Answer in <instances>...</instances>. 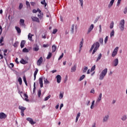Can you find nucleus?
Returning <instances> with one entry per match:
<instances>
[{
	"label": "nucleus",
	"mask_w": 127,
	"mask_h": 127,
	"mask_svg": "<svg viewBox=\"0 0 127 127\" xmlns=\"http://www.w3.org/2000/svg\"><path fill=\"white\" fill-rule=\"evenodd\" d=\"M22 7H23V5L21 3H20L19 5V9H21Z\"/></svg>",
	"instance_id": "nucleus-46"
},
{
	"label": "nucleus",
	"mask_w": 127,
	"mask_h": 127,
	"mask_svg": "<svg viewBox=\"0 0 127 127\" xmlns=\"http://www.w3.org/2000/svg\"><path fill=\"white\" fill-rule=\"evenodd\" d=\"M42 38L45 39L46 38V35H42Z\"/></svg>",
	"instance_id": "nucleus-63"
},
{
	"label": "nucleus",
	"mask_w": 127,
	"mask_h": 127,
	"mask_svg": "<svg viewBox=\"0 0 127 127\" xmlns=\"http://www.w3.org/2000/svg\"><path fill=\"white\" fill-rule=\"evenodd\" d=\"M79 1L81 4V6L83 7V0H79Z\"/></svg>",
	"instance_id": "nucleus-52"
},
{
	"label": "nucleus",
	"mask_w": 127,
	"mask_h": 127,
	"mask_svg": "<svg viewBox=\"0 0 127 127\" xmlns=\"http://www.w3.org/2000/svg\"><path fill=\"white\" fill-rule=\"evenodd\" d=\"M76 71V65H74L71 68V72H75Z\"/></svg>",
	"instance_id": "nucleus-32"
},
{
	"label": "nucleus",
	"mask_w": 127,
	"mask_h": 127,
	"mask_svg": "<svg viewBox=\"0 0 127 127\" xmlns=\"http://www.w3.org/2000/svg\"><path fill=\"white\" fill-rule=\"evenodd\" d=\"M23 52H25L26 53H28V52H29V51H28V49H26V48H25L22 50Z\"/></svg>",
	"instance_id": "nucleus-36"
},
{
	"label": "nucleus",
	"mask_w": 127,
	"mask_h": 127,
	"mask_svg": "<svg viewBox=\"0 0 127 127\" xmlns=\"http://www.w3.org/2000/svg\"><path fill=\"white\" fill-rule=\"evenodd\" d=\"M101 58H102V54L100 53L99 56L97 58V60H96V62H98V61H99Z\"/></svg>",
	"instance_id": "nucleus-29"
},
{
	"label": "nucleus",
	"mask_w": 127,
	"mask_h": 127,
	"mask_svg": "<svg viewBox=\"0 0 127 127\" xmlns=\"http://www.w3.org/2000/svg\"><path fill=\"white\" fill-rule=\"evenodd\" d=\"M114 21H112L110 26L111 29H113L114 27Z\"/></svg>",
	"instance_id": "nucleus-39"
},
{
	"label": "nucleus",
	"mask_w": 127,
	"mask_h": 127,
	"mask_svg": "<svg viewBox=\"0 0 127 127\" xmlns=\"http://www.w3.org/2000/svg\"><path fill=\"white\" fill-rule=\"evenodd\" d=\"M107 73H108V68H105L99 75V80H104V78L107 75Z\"/></svg>",
	"instance_id": "nucleus-2"
},
{
	"label": "nucleus",
	"mask_w": 127,
	"mask_h": 127,
	"mask_svg": "<svg viewBox=\"0 0 127 127\" xmlns=\"http://www.w3.org/2000/svg\"><path fill=\"white\" fill-rule=\"evenodd\" d=\"M37 73H38V69L36 68L34 73V80L35 81L36 80V75H37Z\"/></svg>",
	"instance_id": "nucleus-13"
},
{
	"label": "nucleus",
	"mask_w": 127,
	"mask_h": 127,
	"mask_svg": "<svg viewBox=\"0 0 127 127\" xmlns=\"http://www.w3.org/2000/svg\"><path fill=\"white\" fill-rule=\"evenodd\" d=\"M26 43V42L24 40H22L21 42V44H20L21 48H23V47H24V45H25Z\"/></svg>",
	"instance_id": "nucleus-14"
},
{
	"label": "nucleus",
	"mask_w": 127,
	"mask_h": 127,
	"mask_svg": "<svg viewBox=\"0 0 127 127\" xmlns=\"http://www.w3.org/2000/svg\"><path fill=\"white\" fill-rule=\"evenodd\" d=\"M127 119V115H124L122 117L121 120L123 121H126Z\"/></svg>",
	"instance_id": "nucleus-28"
},
{
	"label": "nucleus",
	"mask_w": 127,
	"mask_h": 127,
	"mask_svg": "<svg viewBox=\"0 0 127 127\" xmlns=\"http://www.w3.org/2000/svg\"><path fill=\"white\" fill-rule=\"evenodd\" d=\"M41 3L42 4H44L45 5V7H46V5H47V3H46V2H45V0H43V1H42L41 2Z\"/></svg>",
	"instance_id": "nucleus-34"
},
{
	"label": "nucleus",
	"mask_w": 127,
	"mask_h": 127,
	"mask_svg": "<svg viewBox=\"0 0 127 127\" xmlns=\"http://www.w3.org/2000/svg\"><path fill=\"white\" fill-rule=\"evenodd\" d=\"M26 120L28 121V122H29L31 125H35V124H36V122H34L33 119L31 118H27Z\"/></svg>",
	"instance_id": "nucleus-6"
},
{
	"label": "nucleus",
	"mask_w": 127,
	"mask_h": 127,
	"mask_svg": "<svg viewBox=\"0 0 127 127\" xmlns=\"http://www.w3.org/2000/svg\"><path fill=\"white\" fill-rule=\"evenodd\" d=\"M96 68V65H93L92 68H91V72H93V71H94L95 69Z\"/></svg>",
	"instance_id": "nucleus-43"
},
{
	"label": "nucleus",
	"mask_w": 127,
	"mask_h": 127,
	"mask_svg": "<svg viewBox=\"0 0 127 127\" xmlns=\"http://www.w3.org/2000/svg\"><path fill=\"white\" fill-rule=\"evenodd\" d=\"M44 84H46V85H47L50 83V82H49V81H48V80H47V79H45L44 80Z\"/></svg>",
	"instance_id": "nucleus-37"
},
{
	"label": "nucleus",
	"mask_w": 127,
	"mask_h": 127,
	"mask_svg": "<svg viewBox=\"0 0 127 127\" xmlns=\"http://www.w3.org/2000/svg\"><path fill=\"white\" fill-rule=\"evenodd\" d=\"M99 48H100V43H99V42H96L94 43L93 44V45L91 46V48L90 50V52H91V51H92L94 49L92 53V55H94V54H95V53L97 52V51L98 50V49H99Z\"/></svg>",
	"instance_id": "nucleus-1"
},
{
	"label": "nucleus",
	"mask_w": 127,
	"mask_h": 127,
	"mask_svg": "<svg viewBox=\"0 0 127 127\" xmlns=\"http://www.w3.org/2000/svg\"><path fill=\"white\" fill-rule=\"evenodd\" d=\"M57 31H58V30H57V29H54L53 31V34H56Z\"/></svg>",
	"instance_id": "nucleus-49"
},
{
	"label": "nucleus",
	"mask_w": 127,
	"mask_h": 127,
	"mask_svg": "<svg viewBox=\"0 0 127 127\" xmlns=\"http://www.w3.org/2000/svg\"><path fill=\"white\" fill-rule=\"evenodd\" d=\"M3 42V37L2 36V37H1V38L0 39V43H1Z\"/></svg>",
	"instance_id": "nucleus-54"
},
{
	"label": "nucleus",
	"mask_w": 127,
	"mask_h": 127,
	"mask_svg": "<svg viewBox=\"0 0 127 127\" xmlns=\"http://www.w3.org/2000/svg\"><path fill=\"white\" fill-rule=\"evenodd\" d=\"M80 116H81V113H78L77 114V115L76 116V118H78L79 119V118H80Z\"/></svg>",
	"instance_id": "nucleus-59"
},
{
	"label": "nucleus",
	"mask_w": 127,
	"mask_h": 127,
	"mask_svg": "<svg viewBox=\"0 0 127 127\" xmlns=\"http://www.w3.org/2000/svg\"><path fill=\"white\" fill-rule=\"evenodd\" d=\"M20 63H21V64H26V63H27L25 60H24V59H21V61H20Z\"/></svg>",
	"instance_id": "nucleus-25"
},
{
	"label": "nucleus",
	"mask_w": 127,
	"mask_h": 127,
	"mask_svg": "<svg viewBox=\"0 0 127 127\" xmlns=\"http://www.w3.org/2000/svg\"><path fill=\"white\" fill-rule=\"evenodd\" d=\"M18 81L19 82V85H22V79H21V77H19Z\"/></svg>",
	"instance_id": "nucleus-33"
},
{
	"label": "nucleus",
	"mask_w": 127,
	"mask_h": 127,
	"mask_svg": "<svg viewBox=\"0 0 127 127\" xmlns=\"http://www.w3.org/2000/svg\"><path fill=\"white\" fill-rule=\"evenodd\" d=\"M62 98H63V94L60 93V99H62Z\"/></svg>",
	"instance_id": "nucleus-61"
},
{
	"label": "nucleus",
	"mask_w": 127,
	"mask_h": 127,
	"mask_svg": "<svg viewBox=\"0 0 127 127\" xmlns=\"http://www.w3.org/2000/svg\"><path fill=\"white\" fill-rule=\"evenodd\" d=\"M40 96H41V89H39L38 92V96L39 98H40Z\"/></svg>",
	"instance_id": "nucleus-40"
},
{
	"label": "nucleus",
	"mask_w": 127,
	"mask_h": 127,
	"mask_svg": "<svg viewBox=\"0 0 127 127\" xmlns=\"http://www.w3.org/2000/svg\"><path fill=\"white\" fill-rule=\"evenodd\" d=\"M121 1H122V0H118L117 5V6H119L120 4H121Z\"/></svg>",
	"instance_id": "nucleus-55"
},
{
	"label": "nucleus",
	"mask_w": 127,
	"mask_h": 127,
	"mask_svg": "<svg viewBox=\"0 0 127 127\" xmlns=\"http://www.w3.org/2000/svg\"><path fill=\"white\" fill-rule=\"evenodd\" d=\"M34 4H35V3L34 2H31V5L32 6H34Z\"/></svg>",
	"instance_id": "nucleus-64"
},
{
	"label": "nucleus",
	"mask_w": 127,
	"mask_h": 127,
	"mask_svg": "<svg viewBox=\"0 0 127 127\" xmlns=\"http://www.w3.org/2000/svg\"><path fill=\"white\" fill-rule=\"evenodd\" d=\"M15 63L16 64H19V62H18V59L16 58L15 60Z\"/></svg>",
	"instance_id": "nucleus-56"
},
{
	"label": "nucleus",
	"mask_w": 127,
	"mask_h": 127,
	"mask_svg": "<svg viewBox=\"0 0 127 127\" xmlns=\"http://www.w3.org/2000/svg\"><path fill=\"white\" fill-rule=\"evenodd\" d=\"M119 50V47H117L113 51L112 56L113 57H115L118 54V51Z\"/></svg>",
	"instance_id": "nucleus-4"
},
{
	"label": "nucleus",
	"mask_w": 127,
	"mask_h": 127,
	"mask_svg": "<svg viewBox=\"0 0 127 127\" xmlns=\"http://www.w3.org/2000/svg\"><path fill=\"white\" fill-rule=\"evenodd\" d=\"M63 56H64V53H62V55L60 56V57L58 59V60H61L62 58H63Z\"/></svg>",
	"instance_id": "nucleus-45"
},
{
	"label": "nucleus",
	"mask_w": 127,
	"mask_h": 127,
	"mask_svg": "<svg viewBox=\"0 0 127 127\" xmlns=\"http://www.w3.org/2000/svg\"><path fill=\"white\" fill-rule=\"evenodd\" d=\"M33 50L34 51H38V50H39V48L38 47V46H36V47L33 48Z\"/></svg>",
	"instance_id": "nucleus-35"
},
{
	"label": "nucleus",
	"mask_w": 127,
	"mask_h": 127,
	"mask_svg": "<svg viewBox=\"0 0 127 127\" xmlns=\"http://www.w3.org/2000/svg\"><path fill=\"white\" fill-rule=\"evenodd\" d=\"M42 62H43V58L42 57H41L37 62L38 66H40L42 64Z\"/></svg>",
	"instance_id": "nucleus-7"
},
{
	"label": "nucleus",
	"mask_w": 127,
	"mask_h": 127,
	"mask_svg": "<svg viewBox=\"0 0 127 127\" xmlns=\"http://www.w3.org/2000/svg\"><path fill=\"white\" fill-rule=\"evenodd\" d=\"M85 78V75H82L79 78V81H82Z\"/></svg>",
	"instance_id": "nucleus-50"
},
{
	"label": "nucleus",
	"mask_w": 127,
	"mask_h": 127,
	"mask_svg": "<svg viewBox=\"0 0 127 127\" xmlns=\"http://www.w3.org/2000/svg\"><path fill=\"white\" fill-rule=\"evenodd\" d=\"M15 28L18 33H21V30H20V28L16 26V27H15Z\"/></svg>",
	"instance_id": "nucleus-24"
},
{
	"label": "nucleus",
	"mask_w": 127,
	"mask_h": 127,
	"mask_svg": "<svg viewBox=\"0 0 127 127\" xmlns=\"http://www.w3.org/2000/svg\"><path fill=\"white\" fill-rule=\"evenodd\" d=\"M101 100H102V93L100 94L98 99L97 100V102H100Z\"/></svg>",
	"instance_id": "nucleus-31"
},
{
	"label": "nucleus",
	"mask_w": 127,
	"mask_h": 127,
	"mask_svg": "<svg viewBox=\"0 0 127 127\" xmlns=\"http://www.w3.org/2000/svg\"><path fill=\"white\" fill-rule=\"evenodd\" d=\"M23 79L26 86H27V81H26V77H25V75L23 76Z\"/></svg>",
	"instance_id": "nucleus-26"
},
{
	"label": "nucleus",
	"mask_w": 127,
	"mask_h": 127,
	"mask_svg": "<svg viewBox=\"0 0 127 127\" xmlns=\"http://www.w3.org/2000/svg\"><path fill=\"white\" fill-rule=\"evenodd\" d=\"M18 44V42H15V43L13 44V46L14 47H17Z\"/></svg>",
	"instance_id": "nucleus-53"
},
{
	"label": "nucleus",
	"mask_w": 127,
	"mask_h": 127,
	"mask_svg": "<svg viewBox=\"0 0 127 127\" xmlns=\"http://www.w3.org/2000/svg\"><path fill=\"white\" fill-rule=\"evenodd\" d=\"M48 46H49V45H48V44H47V45L44 44L43 45V47H45V48L48 47Z\"/></svg>",
	"instance_id": "nucleus-62"
},
{
	"label": "nucleus",
	"mask_w": 127,
	"mask_h": 127,
	"mask_svg": "<svg viewBox=\"0 0 127 127\" xmlns=\"http://www.w3.org/2000/svg\"><path fill=\"white\" fill-rule=\"evenodd\" d=\"M88 70V67L85 66L83 70V73H86L87 72V70Z\"/></svg>",
	"instance_id": "nucleus-47"
},
{
	"label": "nucleus",
	"mask_w": 127,
	"mask_h": 127,
	"mask_svg": "<svg viewBox=\"0 0 127 127\" xmlns=\"http://www.w3.org/2000/svg\"><path fill=\"white\" fill-rule=\"evenodd\" d=\"M127 7H126L124 10V14H127Z\"/></svg>",
	"instance_id": "nucleus-51"
},
{
	"label": "nucleus",
	"mask_w": 127,
	"mask_h": 127,
	"mask_svg": "<svg viewBox=\"0 0 127 127\" xmlns=\"http://www.w3.org/2000/svg\"><path fill=\"white\" fill-rule=\"evenodd\" d=\"M21 115L22 117H24V111H21Z\"/></svg>",
	"instance_id": "nucleus-57"
},
{
	"label": "nucleus",
	"mask_w": 127,
	"mask_h": 127,
	"mask_svg": "<svg viewBox=\"0 0 127 127\" xmlns=\"http://www.w3.org/2000/svg\"><path fill=\"white\" fill-rule=\"evenodd\" d=\"M26 4L27 7H29L30 8V3L28 1H26Z\"/></svg>",
	"instance_id": "nucleus-42"
},
{
	"label": "nucleus",
	"mask_w": 127,
	"mask_h": 127,
	"mask_svg": "<svg viewBox=\"0 0 127 127\" xmlns=\"http://www.w3.org/2000/svg\"><path fill=\"white\" fill-rule=\"evenodd\" d=\"M113 64L115 67H117V66H118V65H119V59H115L113 62Z\"/></svg>",
	"instance_id": "nucleus-8"
},
{
	"label": "nucleus",
	"mask_w": 127,
	"mask_h": 127,
	"mask_svg": "<svg viewBox=\"0 0 127 127\" xmlns=\"http://www.w3.org/2000/svg\"><path fill=\"white\" fill-rule=\"evenodd\" d=\"M115 36V31L114 30H112V32L110 33V36L111 37H112V36Z\"/></svg>",
	"instance_id": "nucleus-38"
},
{
	"label": "nucleus",
	"mask_w": 127,
	"mask_h": 127,
	"mask_svg": "<svg viewBox=\"0 0 127 127\" xmlns=\"http://www.w3.org/2000/svg\"><path fill=\"white\" fill-rule=\"evenodd\" d=\"M109 115H106L103 119V122L105 123V122H108V120H109Z\"/></svg>",
	"instance_id": "nucleus-15"
},
{
	"label": "nucleus",
	"mask_w": 127,
	"mask_h": 127,
	"mask_svg": "<svg viewBox=\"0 0 127 127\" xmlns=\"http://www.w3.org/2000/svg\"><path fill=\"white\" fill-rule=\"evenodd\" d=\"M38 17H39L40 19H42L43 18V13H41L40 14H38Z\"/></svg>",
	"instance_id": "nucleus-30"
},
{
	"label": "nucleus",
	"mask_w": 127,
	"mask_h": 127,
	"mask_svg": "<svg viewBox=\"0 0 127 127\" xmlns=\"http://www.w3.org/2000/svg\"><path fill=\"white\" fill-rule=\"evenodd\" d=\"M119 28L121 31H124V29H125V19H122L120 21Z\"/></svg>",
	"instance_id": "nucleus-3"
},
{
	"label": "nucleus",
	"mask_w": 127,
	"mask_h": 127,
	"mask_svg": "<svg viewBox=\"0 0 127 127\" xmlns=\"http://www.w3.org/2000/svg\"><path fill=\"white\" fill-rule=\"evenodd\" d=\"M31 19L33 21H36V22H38V23L40 22V21H39V18H38L37 17L32 16Z\"/></svg>",
	"instance_id": "nucleus-9"
},
{
	"label": "nucleus",
	"mask_w": 127,
	"mask_h": 127,
	"mask_svg": "<svg viewBox=\"0 0 127 127\" xmlns=\"http://www.w3.org/2000/svg\"><path fill=\"white\" fill-rule=\"evenodd\" d=\"M39 83H40L41 88H43V79L42 77H41L39 78Z\"/></svg>",
	"instance_id": "nucleus-11"
},
{
	"label": "nucleus",
	"mask_w": 127,
	"mask_h": 127,
	"mask_svg": "<svg viewBox=\"0 0 127 127\" xmlns=\"http://www.w3.org/2000/svg\"><path fill=\"white\" fill-rule=\"evenodd\" d=\"M94 28V24H91L89 28L88 29V30L87 31V34H89V33L93 30V29Z\"/></svg>",
	"instance_id": "nucleus-12"
},
{
	"label": "nucleus",
	"mask_w": 127,
	"mask_h": 127,
	"mask_svg": "<svg viewBox=\"0 0 127 127\" xmlns=\"http://www.w3.org/2000/svg\"><path fill=\"white\" fill-rule=\"evenodd\" d=\"M33 35L31 34V33H29L28 35V39L30 40V41H32V37Z\"/></svg>",
	"instance_id": "nucleus-17"
},
{
	"label": "nucleus",
	"mask_w": 127,
	"mask_h": 127,
	"mask_svg": "<svg viewBox=\"0 0 127 127\" xmlns=\"http://www.w3.org/2000/svg\"><path fill=\"white\" fill-rule=\"evenodd\" d=\"M109 38V37L108 36H106L105 39V40H104V42L105 43V44H106V43L108 42V39Z\"/></svg>",
	"instance_id": "nucleus-48"
},
{
	"label": "nucleus",
	"mask_w": 127,
	"mask_h": 127,
	"mask_svg": "<svg viewBox=\"0 0 127 127\" xmlns=\"http://www.w3.org/2000/svg\"><path fill=\"white\" fill-rule=\"evenodd\" d=\"M7 116L3 112L0 113V120H5L6 119Z\"/></svg>",
	"instance_id": "nucleus-5"
},
{
	"label": "nucleus",
	"mask_w": 127,
	"mask_h": 127,
	"mask_svg": "<svg viewBox=\"0 0 127 127\" xmlns=\"http://www.w3.org/2000/svg\"><path fill=\"white\" fill-rule=\"evenodd\" d=\"M51 97V95L48 96L47 97L45 98L44 101H48V100H49V99H50Z\"/></svg>",
	"instance_id": "nucleus-41"
},
{
	"label": "nucleus",
	"mask_w": 127,
	"mask_h": 127,
	"mask_svg": "<svg viewBox=\"0 0 127 127\" xmlns=\"http://www.w3.org/2000/svg\"><path fill=\"white\" fill-rule=\"evenodd\" d=\"M99 42H100V44L103 45V44H104V40L103 39V38H99Z\"/></svg>",
	"instance_id": "nucleus-27"
},
{
	"label": "nucleus",
	"mask_w": 127,
	"mask_h": 127,
	"mask_svg": "<svg viewBox=\"0 0 127 127\" xmlns=\"http://www.w3.org/2000/svg\"><path fill=\"white\" fill-rule=\"evenodd\" d=\"M33 13H36L37 12V10L35 9H33L32 10Z\"/></svg>",
	"instance_id": "nucleus-58"
},
{
	"label": "nucleus",
	"mask_w": 127,
	"mask_h": 127,
	"mask_svg": "<svg viewBox=\"0 0 127 127\" xmlns=\"http://www.w3.org/2000/svg\"><path fill=\"white\" fill-rule=\"evenodd\" d=\"M19 109L21 110V112H24V111H25V110H26V108L24 107L23 106H19Z\"/></svg>",
	"instance_id": "nucleus-18"
},
{
	"label": "nucleus",
	"mask_w": 127,
	"mask_h": 127,
	"mask_svg": "<svg viewBox=\"0 0 127 127\" xmlns=\"http://www.w3.org/2000/svg\"><path fill=\"white\" fill-rule=\"evenodd\" d=\"M99 28H100L99 32H102V25H99Z\"/></svg>",
	"instance_id": "nucleus-60"
},
{
	"label": "nucleus",
	"mask_w": 127,
	"mask_h": 127,
	"mask_svg": "<svg viewBox=\"0 0 127 127\" xmlns=\"http://www.w3.org/2000/svg\"><path fill=\"white\" fill-rule=\"evenodd\" d=\"M24 96L25 97V101L26 102H29V99H28V95H27V94L26 93H24Z\"/></svg>",
	"instance_id": "nucleus-21"
},
{
	"label": "nucleus",
	"mask_w": 127,
	"mask_h": 127,
	"mask_svg": "<svg viewBox=\"0 0 127 127\" xmlns=\"http://www.w3.org/2000/svg\"><path fill=\"white\" fill-rule=\"evenodd\" d=\"M56 49H57V47L55 45H53L52 46V53H54L56 51Z\"/></svg>",
	"instance_id": "nucleus-19"
},
{
	"label": "nucleus",
	"mask_w": 127,
	"mask_h": 127,
	"mask_svg": "<svg viewBox=\"0 0 127 127\" xmlns=\"http://www.w3.org/2000/svg\"><path fill=\"white\" fill-rule=\"evenodd\" d=\"M52 57V53L51 52H49L47 57V59H50Z\"/></svg>",
	"instance_id": "nucleus-23"
},
{
	"label": "nucleus",
	"mask_w": 127,
	"mask_h": 127,
	"mask_svg": "<svg viewBox=\"0 0 127 127\" xmlns=\"http://www.w3.org/2000/svg\"><path fill=\"white\" fill-rule=\"evenodd\" d=\"M71 33H74V24L71 25Z\"/></svg>",
	"instance_id": "nucleus-44"
},
{
	"label": "nucleus",
	"mask_w": 127,
	"mask_h": 127,
	"mask_svg": "<svg viewBox=\"0 0 127 127\" xmlns=\"http://www.w3.org/2000/svg\"><path fill=\"white\" fill-rule=\"evenodd\" d=\"M56 79H57V82L58 83H60L61 82V80H62V77H61V75H57L56 77Z\"/></svg>",
	"instance_id": "nucleus-10"
},
{
	"label": "nucleus",
	"mask_w": 127,
	"mask_h": 127,
	"mask_svg": "<svg viewBox=\"0 0 127 127\" xmlns=\"http://www.w3.org/2000/svg\"><path fill=\"white\" fill-rule=\"evenodd\" d=\"M83 44H84V39L82 38L80 43L79 44V48H82L83 47Z\"/></svg>",
	"instance_id": "nucleus-20"
},
{
	"label": "nucleus",
	"mask_w": 127,
	"mask_h": 127,
	"mask_svg": "<svg viewBox=\"0 0 127 127\" xmlns=\"http://www.w3.org/2000/svg\"><path fill=\"white\" fill-rule=\"evenodd\" d=\"M114 2H115V0H111L109 4L108 5V7L111 8V7L114 4Z\"/></svg>",
	"instance_id": "nucleus-16"
},
{
	"label": "nucleus",
	"mask_w": 127,
	"mask_h": 127,
	"mask_svg": "<svg viewBox=\"0 0 127 127\" xmlns=\"http://www.w3.org/2000/svg\"><path fill=\"white\" fill-rule=\"evenodd\" d=\"M20 24L21 25H22L23 26L25 25L24 24V19H20Z\"/></svg>",
	"instance_id": "nucleus-22"
}]
</instances>
